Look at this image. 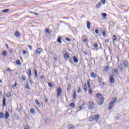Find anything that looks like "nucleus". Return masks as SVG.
<instances>
[{"label":"nucleus","instance_id":"10","mask_svg":"<svg viewBox=\"0 0 129 129\" xmlns=\"http://www.w3.org/2000/svg\"><path fill=\"white\" fill-rule=\"evenodd\" d=\"M10 117V113H9V112L6 111L5 114V118L6 119H8Z\"/></svg>","mask_w":129,"mask_h":129},{"label":"nucleus","instance_id":"46","mask_svg":"<svg viewBox=\"0 0 129 129\" xmlns=\"http://www.w3.org/2000/svg\"><path fill=\"white\" fill-rule=\"evenodd\" d=\"M24 129H30V127L28 125H25L24 127Z\"/></svg>","mask_w":129,"mask_h":129},{"label":"nucleus","instance_id":"49","mask_svg":"<svg viewBox=\"0 0 129 129\" xmlns=\"http://www.w3.org/2000/svg\"><path fill=\"white\" fill-rule=\"evenodd\" d=\"M28 48H29V50H30L31 51L33 50V47L32 46V45L28 46Z\"/></svg>","mask_w":129,"mask_h":129},{"label":"nucleus","instance_id":"20","mask_svg":"<svg viewBox=\"0 0 129 129\" xmlns=\"http://www.w3.org/2000/svg\"><path fill=\"white\" fill-rule=\"evenodd\" d=\"M94 47L96 49V50H99V48H98V44L97 43H95L94 44Z\"/></svg>","mask_w":129,"mask_h":129},{"label":"nucleus","instance_id":"56","mask_svg":"<svg viewBox=\"0 0 129 129\" xmlns=\"http://www.w3.org/2000/svg\"><path fill=\"white\" fill-rule=\"evenodd\" d=\"M83 53L85 55H88V52H87V51H84Z\"/></svg>","mask_w":129,"mask_h":129},{"label":"nucleus","instance_id":"36","mask_svg":"<svg viewBox=\"0 0 129 129\" xmlns=\"http://www.w3.org/2000/svg\"><path fill=\"white\" fill-rule=\"evenodd\" d=\"M96 96L99 98V97H100V96H102V95L100 93H98L96 94Z\"/></svg>","mask_w":129,"mask_h":129},{"label":"nucleus","instance_id":"52","mask_svg":"<svg viewBox=\"0 0 129 129\" xmlns=\"http://www.w3.org/2000/svg\"><path fill=\"white\" fill-rule=\"evenodd\" d=\"M95 33L96 34H99V30L98 29H96L95 30Z\"/></svg>","mask_w":129,"mask_h":129},{"label":"nucleus","instance_id":"62","mask_svg":"<svg viewBox=\"0 0 129 129\" xmlns=\"http://www.w3.org/2000/svg\"><path fill=\"white\" fill-rule=\"evenodd\" d=\"M87 84L88 85H90V82L89 81H88Z\"/></svg>","mask_w":129,"mask_h":129},{"label":"nucleus","instance_id":"35","mask_svg":"<svg viewBox=\"0 0 129 129\" xmlns=\"http://www.w3.org/2000/svg\"><path fill=\"white\" fill-rule=\"evenodd\" d=\"M16 64L17 65H21V61L20 60H17L16 61Z\"/></svg>","mask_w":129,"mask_h":129},{"label":"nucleus","instance_id":"33","mask_svg":"<svg viewBox=\"0 0 129 129\" xmlns=\"http://www.w3.org/2000/svg\"><path fill=\"white\" fill-rule=\"evenodd\" d=\"M7 71H8L9 72H11V73H13V72H14L13 70H11V69L10 68H8L7 69Z\"/></svg>","mask_w":129,"mask_h":129},{"label":"nucleus","instance_id":"25","mask_svg":"<svg viewBox=\"0 0 129 129\" xmlns=\"http://www.w3.org/2000/svg\"><path fill=\"white\" fill-rule=\"evenodd\" d=\"M12 94H11V92H8L6 94L7 97H11Z\"/></svg>","mask_w":129,"mask_h":129},{"label":"nucleus","instance_id":"47","mask_svg":"<svg viewBox=\"0 0 129 129\" xmlns=\"http://www.w3.org/2000/svg\"><path fill=\"white\" fill-rule=\"evenodd\" d=\"M78 93H80L81 92V89L80 88V87H78Z\"/></svg>","mask_w":129,"mask_h":129},{"label":"nucleus","instance_id":"43","mask_svg":"<svg viewBox=\"0 0 129 129\" xmlns=\"http://www.w3.org/2000/svg\"><path fill=\"white\" fill-rule=\"evenodd\" d=\"M26 89H28V90L30 89V87H29V84L28 83L26 84Z\"/></svg>","mask_w":129,"mask_h":129},{"label":"nucleus","instance_id":"48","mask_svg":"<svg viewBox=\"0 0 129 129\" xmlns=\"http://www.w3.org/2000/svg\"><path fill=\"white\" fill-rule=\"evenodd\" d=\"M114 73H115V74H117L118 73L117 69H116L114 70Z\"/></svg>","mask_w":129,"mask_h":129},{"label":"nucleus","instance_id":"7","mask_svg":"<svg viewBox=\"0 0 129 129\" xmlns=\"http://www.w3.org/2000/svg\"><path fill=\"white\" fill-rule=\"evenodd\" d=\"M61 93H62V90L61 89L60 87H58L57 88V96H60Z\"/></svg>","mask_w":129,"mask_h":129},{"label":"nucleus","instance_id":"38","mask_svg":"<svg viewBox=\"0 0 129 129\" xmlns=\"http://www.w3.org/2000/svg\"><path fill=\"white\" fill-rule=\"evenodd\" d=\"M106 0H101V3L102 5H105V2Z\"/></svg>","mask_w":129,"mask_h":129},{"label":"nucleus","instance_id":"26","mask_svg":"<svg viewBox=\"0 0 129 129\" xmlns=\"http://www.w3.org/2000/svg\"><path fill=\"white\" fill-rule=\"evenodd\" d=\"M2 54L3 55V56H5L6 57V56H7V51L4 50L2 52Z\"/></svg>","mask_w":129,"mask_h":129},{"label":"nucleus","instance_id":"5","mask_svg":"<svg viewBox=\"0 0 129 129\" xmlns=\"http://www.w3.org/2000/svg\"><path fill=\"white\" fill-rule=\"evenodd\" d=\"M42 51H43V49H42V48H38L37 49H36L35 53L36 54H38L39 55H40V54L42 53Z\"/></svg>","mask_w":129,"mask_h":129},{"label":"nucleus","instance_id":"64","mask_svg":"<svg viewBox=\"0 0 129 129\" xmlns=\"http://www.w3.org/2000/svg\"><path fill=\"white\" fill-rule=\"evenodd\" d=\"M105 42H106V43H108V42H109V40L108 39H106Z\"/></svg>","mask_w":129,"mask_h":129},{"label":"nucleus","instance_id":"60","mask_svg":"<svg viewBox=\"0 0 129 129\" xmlns=\"http://www.w3.org/2000/svg\"><path fill=\"white\" fill-rule=\"evenodd\" d=\"M9 112H13V110H12V109H9Z\"/></svg>","mask_w":129,"mask_h":129},{"label":"nucleus","instance_id":"50","mask_svg":"<svg viewBox=\"0 0 129 129\" xmlns=\"http://www.w3.org/2000/svg\"><path fill=\"white\" fill-rule=\"evenodd\" d=\"M89 93H90V94H92V89H89Z\"/></svg>","mask_w":129,"mask_h":129},{"label":"nucleus","instance_id":"29","mask_svg":"<svg viewBox=\"0 0 129 129\" xmlns=\"http://www.w3.org/2000/svg\"><path fill=\"white\" fill-rule=\"evenodd\" d=\"M84 89L85 91H87V85L85 84Z\"/></svg>","mask_w":129,"mask_h":129},{"label":"nucleus","instance_id":"34","mask_svg":"<svg viewBox=\"0 0 129 129\" xmlns=\"http://www.w3.org/2000/svg\"><path fill=\"white\" fill-rule=\"evenodd\" d=\"M34 74L35 75L36 78H37V77L38 76V73L37 72V70H34Z\"/></svg>","mask_w":129,"mask_h":129},{"label":"nucleus","instance_id":"63","mask_svg":"<svg viewBox=\"0 0 129 129\" xmlns=\"http://www.w3.org/2000/svg\"><path fill=\"white\" fill-rule=\"evenodd\" d=\"M45 102H48V99H47V98H46L45 99Z\"/></svg>","mask_w":129,"mask_h":129},{"label":"nucleus","instance_id":"12","mask_svg":"<svg viewBox=\"0 0 129 129\" xmlns=\"http://www.w3.org/2000/svg\"><path fill=\"white\" fill-rule=\"evenodd\" d=\"M123 64L125 68H127V66H128V61L127 60H125L123 61Z\"/></svg>","mask_w":129,"mask_h":129},{"label":"nucleus","instance_id":"28","mask_svg":"<svg viewBox=\"0 0 129 129\" xmlns=\"http://www.w3.org/2000/svg\"><path fill=\"white\" fill-rule=\"evenodd\" d=\"M69 129H75V127H74V126H73L72 125H69Z\"/></svg>","mask_w":129,"mask_h":129},{"label":"nucleus","instance_id":"55","mask_svg":"<svg viewBox=\"0 0 129 129\" xmlns=\"http://www.w3.org/2000/svg\"><path fill=\"white\" fill-rule=\"evenodd\" d=\"M45 32H46V33H48V34H50V31L47 28L45 29Z\"/></svg>","mask_w":129,"mask_h":129},{"label":"nucleus","instance_id":"39","mask_svg":"<svg viewBox=\"0 0 129 129\" xmlns=\"http://www.w3.org/2000/svg\"><path fill=\"white\" fill-rule=\"evenodd\" d=\"M79 108H80V109H83V108H84V104H82L80 106Z\"/></svg>","mask_w":129,"mask_h":129},{"label":"nucleus","instance_id":"32","mask_svg":"<svg viewBox=\"0 0 129 129\" xmlns=\"http://www.w3.org/2000/svg\"><path fill=\"white\" fill-rule=\"evenodd\" d=\"M29 75L32 76V71L30 69H28Z\"/></svg>","mask_w":129,"mask_h":129},{"label":"nucleus","instance_id":"23","mask_svg":"<svg viewBox=\"0 0 129 129\" xmlns=\"http://www.w3.org/2000/svg\"><path fill=\"white\" fill-rule=\"evenodd\" d=\"M113 40L114 42L115 41H117V38H116V35H113Z\"/></svg>","mask_w":129,"mask_h":129},{"label":"nucleus","instance_id":"31","mask_svg":"<svg viewBox=\"0 0 129 129\" xmlns=\"http://www.w3.org/2000/svg\"><path fill=\"white\" fill-rule=\"evenodd\" d=\"M29 75L32 76V71L30 69H28Z\"/></svg>","mask_w":129,"mask_h":129},{"label":"nucleus","instance_id":"18","mask_svg":"<svg viewBox=\"0 0 129 129\" xmlns=\"http://www.w3.org/2000/svg\"><path fill=\"white\" fill-rule=\"evenodd\" d=\"M0 118L1 119L5 118V115L4 114V113L0 112Z\"/></svg>","mask_w":129,"mask_h":129},{"label":"nucleus","instance_id":"40","mask_svg":"<svg viewBox=\"0 0 129 129\" xmlns=\"http://www.w3.org/2000/svg\"><path fill=\"white\" fill-rule=\"evenodd\" d=\"M48 86L50 88L53 87V84L51 83H48Z\"/></svg>","mask_w":129,"mask_h":129},{"label":"nucleus","instance_id":"13","mask_svg":"<svg viewBox=\"0 0 129 129\" xmlns=\"http://www.w3.org/2000/svg\"><path fill=\"white\" fill-rule=\"evenodd\" d=\"M62 37L61 36H59L57 39V42L59 43V44H62V41H61Z\"/></svg>","mask_w":129,"mask_h":129},{"label":"nucleus","instance_id":"24","mask_svg":"<svg viewBox=\"0 0 129 129\" xmlns=\"http://www.w3.org/2000/svg\"><path fill=\"white\" fill-rule=\"evenodd\" d=\"M98 81L99 82V83H100V84H101V81H102V79L100 77H98Z\"/></svg>","mask_w":129,"mask_h":129},{"label":"nucleus","instance_id":"59","mask_svg":"<svg viewBox=\"0 0 129 129\" xmlns=\"http://www.w3.org/2000/svg\"><path fill=\"white\" fill-rule=\"evenodd\" d=\"M83 42H87V39H84Z\"/></svg>","mask_w":129,"mask_h":129},{"label":"nucleus","instance_id":"22","mask_svg":"<svg viewBox=\"0 0 129 129\" xmlns=\"http://www.w3.org/2000/svg\"><path fill=\"white\" fill-rule=\"evenodd\" d=\"M71 90V85H68L67 91L69 92V91H70Z\"/></svg>","mask_w":129,"mask_h":129},{"label":"nucleus","instance_id":"53","mask_svg":"<svg viewBox=\"0 0 129 129\" xmlns=\"http://www.w3.org/2000/svg\"><path fill=\"white\" fill-rule=\"evenodd\" d=\"M102 35L104 37H105L106 36V33H105V31H103Z\"/></svg>","mask_w":129,"mask_h":129},{"label":"nucleus","instance_id":"54","mask_svg":"<svg viewBox=\"0 0 129 129\" xmlns=\"http://www.w3.org/2000/svg\"><path fill=\"white\" fill-rule=\"evenodd\" d=\"M66 40L68 42H70L71 41V39H70V38H69V37H68V38H66Z\"/></svg>","mask_w":129,"mask_h":129},{"label":"nucleus","instance_id":"17","mask_svg":"<svg viewBox=\"0 0 129 129\" xmlns=\"http://www.w3.org/2000/svg\"><path fill=\"white\" fill-rule=\"evenodd\" d=\"M91 25V24L90 23V22L89 21H88L87 22V29H88V30L90 29V25Z\"/></svg>","mask_w":129,"mask_h":129},{"label":"nucleus","instance_id":"44","mask_svg":"<svg viewBox=\"0 0 129 129\" xmlns=\"http://www.w3.org/2000/svg\"><path fill=\"white\" fill-rule=\"evenodd\" d=\"M30 112H31V113H35V110L33 108L31 109Z\"/></svg>","mask_w":129,"mask_h":129},{"label":"nucleus","instance_id":"11","mask_svg":"<svg viewBox=\"0 0 129 129\" xmlns=\"http://www.w3.org/2000/svg\"><path fill=\"white\" fill-rule=\"evenodd\" d=\"M15 36L16 38H19V37H20V36H21V34L20 33V32L18 31H16L15 33Z\"/></svg>","mask_w":129,"mask_h":129},{"label":"nucleus","instance_id":"61","mask_svg":"<svg viewBox=\"0 0 129 129\" xmlns=\"http://www.w3.org/2000/svg\"><path fill=\"white\" fill-rule=\"evenodd\" d=\"M40 79H44V76H41V77H40Z\"/></svg>","mask_w":129,"mask_h":129},{"label":"nucleus","instance_id":"14","mask_svg":"<svg viewBox=\"0 0 129 129\" xmlns=\"http://www.w3.org/2000/svg\"><path fill=\"white\" fill-rule=\"evenodd\" d=\"M63 56L64 58H67V59H69V58H70V56L69 54H68V52H66L63 54Z\"/></svg>","mask_w":129,"mask_h":129},{"label":"nucleus","instance_id":"15","mask_svg":"<svg viewBox=\"0 0 129 129\" xmlns=\"http://www.w3.org/2000/svg\"><path fill=\"white\" fill-rule=\"evenodd\" d=\"M91 77H92V78H95L96 77V75H95V73L94 72H92L91 73Z\"/></svg>","mask_w":129,"mask_h":129},{"label":"nucleus","instance_id":"1","mask_svg":"<svg viewBox=\"0 0 129 129\" xmlns=\"http://www.w3.org/2000/svg\"><path fill=\"white\" fill-rule=\"evenodd\" d=\"M89 121H90V122H92V121H98V120H99V114H96L93 116H90L89 117L88 119Z\"/></svg>","mask_w":129,"mask_h":129},{"label":"nucleus","instance_id":"9","mask_svg":"<svg viewBox=\"0 0 129 129\" xmlns=\"http://www.w3.org/2000/svg\"><path fill=\"white\" fill-rule=\"evenodd\" d=\"M73 60L74 62H75V63H78V62H79V60H78V58H77V57L75 56H74L73 57Z\"/></svg>","mask_w":129,"mask_h":129},{"label":"nucleus","instance_id":"51","mask_svg":"<svg viewBox=\"0 0 129 129\" xmlns=\"http://www.w3.org/2000/svg\"><path fill=\"white\" fill-rule=\"evenodd\" d=\"M22 54H23V55H26V54H27V51L25 50H23L22 51Z\"/></svg>","mask_w":129,"mask_h":129},{"label":"nucleus","instance_id":"57","mask_svg":"<svg viewBox=\"0 0 129 129\" xmlns=\"http://www.w3.org/2000/svg\"><path fill=\"white\" fill-rule=\"evenodd\" d=\"M29 82H30L31 84H34V82H33L32 80H29Z\"/></svg>","mask_w":129,"mask_h":129},{"label":"nucleus","instance_id":"21","mask_svg":"<svg viewBox=\"0 0 129 129\" xmlns=\"http://www.w3.org/2000/svg\"><path fill=\"white\" fill-rule=\"evenodd\" d=\"M35 103H36L37 105H38V106H39V107H40V106H41V104L40 103V102L39 101L36 100Z\"/></svg>","mask_w":129,"mask_h":129},{"label":"nucleus","instance_id":"45","mask_svg":"<svg viewBox=\"0 0 129 129\" xmlns=\"http://www.w3.org/2000/svg\"><path fill=\"white\" fill-rule=\"evenodd\" d=\"M74 99H75L76 98V93H75V91L74 92V96H73Z\"/></svg>","mask_w":129,"mask_h":129},{"label":"nucleus","instance_id":"4","mask_svg":"<svg viewBox=\"0 0 129 129\" xmlns=\"http://www.w3.org/2000/svg\"><path fill=\"white\" fill-rule=\"evenodd\" d=\"M89 109H92L93 108H94L95 105H94V103H93V102L92 101L89 102Z\"/></svg>","mask_w":129,"mask_h":129},{"label":"nucleus","instance_id":"19","mask_svg":"<svg viewBox=\"0 0 129 129\" xmlns=\"http://www.w3.org/2000/svg\"><path fill=\"white\" fill-rule=\"evenodd\" d=\"M102 5V3H99L98 4H97L96 8L97 9H99V8H100V7H101Z\"/></svg>","mask_w":129,"mask_h":129},{"label":"nucleus","instance_id":"27","mask_svg":"<svg viewBox=\"0 0 129 129\" xmlns=\"http://www.w3.org/2000/svg\"><path fill=\"white\" fill-rule=\"evenodd\" d=\"M70 106L71 107H74V106H75V103L74 102L71 103Z\"/></svg>","mask_w":129,"mask_h":129},{"label":"nucleus","instance_id":"30","mask_svg":"<svg viewBox=\"0 0 129 129\" xmlns=\"http://www.w3.org/2000/svg\"><path fill=\"white\" fill-rule=\"evenodd\" d=\"M10 10L9 9H5L2 11L3 13H8Z\"/></svg>","mask_w":129,"mask_h":129},{"label":"nucleus","instance_id":"8","mask_svg":"<svg viewBox=\"0 0 129 129\" xmlns=\"http://www.w3.org/2000/svg\"><path fill=\"white\" fill-rule=\"evenodd\" d=\"M118 68L120 69V70L121 71H123V64H122V63H120L119 66H118Z\"/></svg>","mask_w":129,"mask_h":129},{"label":"nucleus","instance_id":"6","mask_svg":"<svg viewBox=\"0 0 129 129\" xmlns=\"http://www.w3.org/2000/svg\"><path fill=\"white\" fill-rule=\"evenodd\" d=\"M109 81L111 84L114 83V79L113 78V75L110 76Z\"/></svg>","mask_w":129,"mask_h":129},{"label":"nucleus","instance_id":"42","mask_svg":"<svg viewBox=\"0 0 129 129\" xmlns=\"http://www.w3.org/2000/svg\"><path fill=\"white\" fill-rule=\"evenodd\" d=\"M22 79L23 80V81H26V76H22Z\"/></svg>","mask_w":129,"mask_h":129},{"label":"nucleus","instance_id":"16","mask_svg":"<svg viewBox=\"0 0 129 129\" xmlns=\"http://www.w3.org/2000/svg\"><path fill=\"white\" fill-rule=\"evenodd\" d=\"M6 97H4L3 101V106H6Z\"/></svg>","mask_w":129,"mask_h":129},{"label":"nucleus","instance_id":"2","mask_svg":"<svg viewBox=\"0 0 129 129\" xmlns=\"http://www.w3.org/2000/svg\"><path fill=\"white\" fill-rule=\"evenodd\" d=\"M116 100H117V98L116 97H114L111 100V102L109 104L108 110H110V109L113 107V105H114V103H115Z\"/></svg>","mask_w":129,"mask_h":129},{"label":"nucleus","instance_id":"58","mask_svg":"<svg viewBox=\"0 0 129 129\" xmlns=\"http://www.w3.org/2000/svg\"><path fill=\"white\" fill-rule=\"evenodd\" d=\"M16 86H17V82H15V85H14L12 87H16Z\"/></svg>","mask_w":129,"mask_h":129},{"label":"nucleus","instance_id":"3","mask_svg":"<svg viewBox=\"0 0 129 129\" xmlns=\"http://www.w3.org/2000/svg\"><path fill=\"white\" fill-rule=\"evenodd\" d=\"M104 101V97H100L99 100L98 101V103L99 105H102L103 104V102Z\"/></svg>","mask_w":129,"mask_h":129},{"label":"nucleus","instance_id":"41","mask_svg":"<svg viewBox=\"0 0 129 129\" xmlns=\"http://www.w3.org/2000/svg\"><path fill=\"white\" fill-rule=\"evenodd\" d=\"M109 69V68L108 67V66H106V68L104 69V71H105V72H107V71H108Z\"/></svg>","mask_w":129,"mask_h":129},{"label":"nucleus","instance_id":"37","mask_svg":"<svg viewBox=\"0 0 129 129\" xmlns=\"http://www.w3.org/2000/svg\"><path fill=\"white\" fill-rule=\"evenodd\" d=\"M102 17H104V18H106L107 14H106V13H102Z\"/></svg>","mask_w":129,"mask_h":129}]
</instances>
